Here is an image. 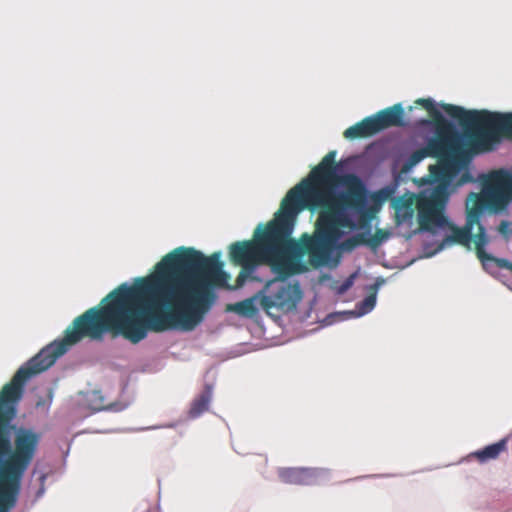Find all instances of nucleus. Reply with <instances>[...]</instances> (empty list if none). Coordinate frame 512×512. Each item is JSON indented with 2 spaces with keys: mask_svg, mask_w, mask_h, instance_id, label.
I'll return each instance as SVG.
<instances>
[{
  "mask_svg": "<svg viewBox=\"0 0 512 512\" xmlns=\"http://www.w3.org/2000/svg\"><path fill=\"white\" fill-rule=\"evenodd\" d=\"M220 253L209 257L194 248H176L156 265L152 276L121 284L100 304L77 316L64 332L20 367L0 391V512L16 506L24 474L35 459L41 433L16 427L17 404L25 383L51 367L69 347L88 339L101 342L106 334L121 335L132 343L147 331L194 330L212 308L223 287Z\"/></svg>",
  "mask_w": 512,
  "mask_h": 512,
  "instance_id": "1",
  "label": "nucleus"
},
{
  "mask_svg": "<svg viewBox=\"0 0 512 512\" xmlns=\"http://www.w3.org/2000/svg\"><path fill=\"white\" fill-rule=\"evenodd\" d=\"M335 150L328 152L309 175L291 188L281 201L273 220L257 228L254 240L237 241L229 247L233 264L241 266L235 288L242 287L260 264H268L281 277L294 273L289 254L296 243L291 238L297 215L303 210L320 209L315 233L304 234L300 250L312 263L324 264L342 229L356 227L352 215L364 226L373 217L367 206L368 190L353 173L338 175Z\"/></svg>",
  "mask_w": 512,
  "mask_h": 512,
  "instance_id": "2",
  "label": "nucleus"
},
{
  "mask_svg": "<svg viewBox=\"0 0 512 512\" xmlns=\"http://www.w3.org/2000/svg\"><path fill=\"white\" fill-rule=\"evenodd\" d=\"M441 108L470 131L467 149L471 156L472 153L491 151L501 136L512 137V112L465 110L453 104H441ZM483 195L491 206L504 208L512 198V173L499 169L487 175L483 181Z\"/></svg>",
  "mask_w": 512,
  "mask_h": 512,
  "instance_id": "3",
  "label": "nucleus"
},
{
  "mask_svg": "<svg viewBox=\"0 0 512 512\" xmlns=\"http://www.w3.org/2000/svg\"><path fill=\"white\" fill-rule=\"evenodd\" d=\"M415 103L428 111L435 126L436 137L429 139L425 147L411 153L404 162L402 171H410L426 157H435L439 159V163L429 166L430 181L451 180L468 165L471 160L470 152L452 123L436 108L432 99L419 98Z\"/></svg>",
  "mask_w": 512,
  "mask_h": 512,
  "instance_id": "4",
  "label": "nucleus"
},
{
  "mask_svg": "<svg viewBox=\"0 0 512 512\" xmlns=\"http://www.w3.org/2000/svg\"><path fill=\"white\" fill-rule=\"evenodd\" d=\"M450 180L437 181L430 190L422 191L416 198L419 228L422 231L435 232L448 224L445 208L449 199Z\"/></svg>",
  "mask_w": 512,
  "mask_h": 512,
  "instance_id": "5",
  "label": "nucleus"
},
{
  "mask_svg": "<svg viewBox=\"0 0 512 512\" xmlns=\"http://www.w3.org/2000/svg\"><path fill=\"white\" fill-rule=\"evenodd\" d=\"M302 295V290L297 282L291 284L271 280L260 291L261 307L266 311L272 308L291 311L296 308Z\"/></svg>",
  "mask_w": 512,
  "mask_h": 512,
  "instance_id": "6",
  "label": "nucleus"
},
{
  "mask_svg": "<svg viewBox=\"0 0 512 512\" xmlns=\"http://www.w3.org/2000/svg\"><path fill=\"white\" fill-rule=\"evenodd\" d=\"M470 197L473 199V205L471 207L467 206L465 225L463 227H457L448 221L446 226L451 230V234L444 239L443 244H459L470 248L474 225L478 227L477 233L480 231V227H484L480 223V217L484 208L483 199L474 193H471Z\"/></svg>",
  "mask_w": 512,
  "mask_h": 512,
  "instance_id": "7",
  "label": "nucleus"
},
{
  "mask_svg": "<svg viewBox=\"0 0 512 512\" xmlns=\"http://www.w3.org/2000/svg\"><path fill=\"white\" fill-rule=\"evenodd\" d=\"M323 470L318 468L289 467L279 470L280 480L286 484L314 485L317 484Z\"/></svg>",
  "mask_w": 512,
  "mask_h": 512,
  "instance_id": "8",
  "label": "nucleus"
},
{
  "mask_svg": "<svg viewBox=\"0 0 512 512\" xmlns=\"http://www.w3.org/2000/svg\"><path fill=\"white\" fill-rule=\"evenodd\" d=\"M372 116L379 132L389 127H400L405 125L403 120L404 109L401 103L385 108Z\"/></svg>",
  "mask_w": 512,
  "mask_h": 512,
  "instance_id": "9",
  "label": "nucleus"
},
{
  "mask_svg": "<svg viewBox=\"0 0 512 512\" xmlns=\"http://www.w3.org/2000/svg\"><path fill=\"white\" fill-rule=\"evenodd\" d=\"M489 240L486 235V231L484 227H480V231L474 236V244L477 257L482 262L483 266H486L487 262H494L500 268H507L512 271V263H510L506 259L496 258L485 251V246L488 244Z\"/></svg>",
  "mask_w": 512,
  "mask_h": 512,
  "instance_id": "10",
  "label": "nucleus"
},
{
  "mask_svg": "<svg viewBox=\"0 0 512 512\" xmlns=\"http://www.w3.org/2000/svg\"><path fill=\"white\" fill-rule=\"evenodd\" d=\"M379 133L373 116L364 118L362 121L347 128L343 135L346 139L354 140L368 138Z\"/></svg>",
  "mask_w": 512,
  "mask_h": 512,
  "instance_id": "11",
  "label": "nucleus"
},
{
  "mask_svg": "<svg viewBox=\"0 0 512 512\" xmlns=\"http://www.w3.org/2000/svg\"><path fill=\"white\" fill-rule=\"evenodd\" d=\"M507 450V439L490 444L483 449L470 453L469 457L476 459L479 463H486L497 459L501 453Z\"/></svg>",
  "mask_w": 512,
  "mask_h": 512,
  "instance_id": "12",
  "label": "nucleus"
},
{
  "mask_svg": "<svg viewBox=\"0 0 512 512\" xmlns=\"http://www.w3.org/2000/svg\"><path fill=\"white\" fill-rule=\"evenodd\" d=\"M257 300L261 302L260 291L250 298L228 305L227 310L233 311L241 316L251 318L258 312V308L256 306Z\"/></svg>",
  "mask_w": 512,
  "mask_h": 512,
  "instance_id": "13",
  "label": "nucleus"
},
{
  "mask_svg": "<svg viewBox=\"0 0 512 512\" xmlns=\"http://www.w3.org/2000/svg\"><path fill=\"white\" fill-rule=\"evenodd\" d=\"M212 399V390L210 386H206L205 389L192 401L189 409V417L192 419L198 418L209 408V404Z\"/></svg>",
  "mask_w": 512,
  "mask_h": 512,
  "instance_id": "14",
  "label": "nucleus"
},
{
  "mask_svg": "<svg viewBox=\"0 0 512 512\" xmlns=\"http://www.w3.org/2000/svg\"><path fill=\"white\" fill-rule=\"evenodd\" d=\"M416 203L414 198L411 196L408 199L401 201L396 207V216L399 223L406 222L412 219Z\"/></svg>",
  "mask_w": 512,
  "mask_h": 512,
  "instance_id": "15",
  "label": "nucleus"
},
{
  "mask_svg": "<svg viewBox=\"0 0 512 512\" xmlns=\"http://www.w3.org/2000/svg\"><path fill=\"white\" fill-rule=\"evenodd\" d=\"M387 237V233L382 230L378 229L374 236H372L370 239H366V243L372 247H376Z\"/></svg>",
  "mask_w": 512,
  "mask_h": 512,
  "instance_id": "16",
  "label": "nucleus"
},
{
  "mask_svg": "<svg viewBox=\"0 0 512 512\" xmlns=\"http://www.w3.org/2000/svg\"><path fill=\"white\" fill-rule=\"evenodd\" d=\"M365 243H366V238L363 235H356V236H353V237L347 239L343 243V247L350 250L359 244H365Z\"/></svg>",
  "mask_w": 512,
  "mask_h": 512,
  "instance_id": "17",
  "label": "nucleus"
},
{
  "mask_svg": "<svg viewBox=\"0 0 512 512\" xmlns=\"http://www.w3.org/2000/svg\"><path fill=\"white\" fill-rule=\"evenodd\" d=\"M498 231L508 238L512 234V230L510 229V223L508 221H501L500 225L498 226Z\"/></svg>",
  "mask_w": 512,
  "mask_h": 512,
  "instance_id": "18",
  "label": "nucleus"
},
{
  "mask_svg": "<svg viewBox=\"0 0 512 512\" xmlns=\"http://www.w3.org/2000/svg\"><path fill=\"white\" fill-rule=\"evenodd\" d=\"M355 274L350 275L340 286L339 291L341 293L346 292L354 283Z\"/></svg>",
  "mask_w": 512,
  "mask_h": 512,
  "instance_id": "19",
  "label": "nucleus"
},
{
  "mask_svg": "<svg viewBox=\"0 0 512 512\" xmlns=\"http://www.w3.org/2000/svg\"><path fill=\"white\" fill-rule=\"evenodd\" d=\"M363 305L366 306L368 309H372L375 305V296L374 295L367 296L363 301Z\"/></svg>",
  "mask_w": 512,
  "mask_h": 512,
  "instance_id": "20",
  "label": "nucleus"
},
{
  "mask_svg": "<svg viewBox=\"0 0 512 512\" xmlns=\"http://www.w3.org/2000/svg\"><path fill=\"white\" fill-rule=\"evenodd\" d=\"M463 182L464 181H471L472 180V177L470 176L469 173H466L465 175H463V178H462Z\"/></svg>",
  "mask_w": 512,
  "mask_h": 512,
  "instance_id": "21",
  "label": "nucleus"
}]
</instances>
